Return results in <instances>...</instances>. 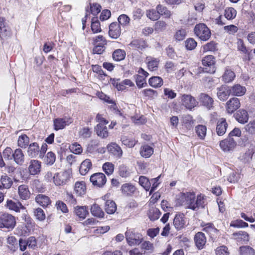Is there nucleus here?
Returning a JSON list of instances; mask_svg holds the SVG:
<instances>
[{
	"instance_id": "nucleus-47",
	"label": "nucleus",
	"mask_w": 255,
	"mask_h": 255,
	"mask_svg": "<svg viewBox=\"0 0 255 255\" xmlns=\"http://www.w3.org/2000/svg\"><path fill=\"white\" fill-rule=\"evenodd\" d=\"M156 10L159 16L161 15L166 18H169L171 15V11L169 10L166 6L161 4H158L156 6Z\"/></svg>"
},
{
	"instance_id": "nucleus-62",
	"label": "nucleus",
	"mask_w": 255,
	"mask_h": 255,
	"mask_svg": "<svg viewBox=\"0 0 255 255\" xmlns=\"http://www.w3.org/2000/svg\"><path fill=\"white\" fill-rule=\"evenodd\" d=\"M204 51H215L217 50V43L213 41H210L203 46Z\"/></svg>"
},
{
	"instance_id": "nucleus-38",
	"label": "nucleus",
	"mask_w": 255,
	"mask_h": 255,
	"mask_svg": "<svg viewBox=\"0 0 255 255\" xmlns=\"http://www.w3.org/2000/svg\"><path fill=\"white\" fill-rule=\"evenodd\" d=\"M235 73L231 69L227 68L222 76V81L225 83L232 82L235 78Z\"/></svg>"
},
{
	"instance_id": "nucleus-26",
	"label": "nucleus",
	"mask_w": 255,
	"mask_h": 255,
	"mask_svg": "<svg viewBox=\"0 0 255 255\" xmlns=\"http://www.w3.org/2000/svg\"><path fill=\"white\" fill-rule=\"evenodd\" d=\"M106 125L102 123H99L95 128V130L98 136L102 138H107L109 135V132Z\"/></svg>"
},
{
	"instance_id": "nucleus-37",
	"label": "nucleus",
	"mask_w": 255,
	"mask_h": 255,
	"mask_svg": "<svg viewBox=\"0 0 255 255\" xmlns=\"http://www.w3.org/2000/svg\"><path fill=\"white\" fill-rule=\"evenodd\" d=\"M86 190L85 184L84 182H76L74 186V192L78 196H82L85 194Z\"/></svg>"
},
{
	"instance_id": "nucleus-29",
	"label": "nucleus",
	"mask_w": 255,
	"mask_h": 255,
	"mask_svg": "<svg viewBox=\"0 0 255 255\" xmlns=\"http://www.w3.org/2000/svg\"><path fill=\"white\" fill-rule=\"evenodd\" d=\"M230 91L231 94L233 96H242L245 94L246 89L240 84H235L233 86L230 87Z\"/></svg>"
},
{
	"instance_id": "nucleus-2",
	"label": "nucleus",
	"mask_w": 255,
	"mask_h": 255,
	"mask_svg": "<svg viewBox=\"0 0 255 255\" xmlns=\"http://www.w3.org/2000/svg\"><path fill=\"white\" fill-rule=\"evenodd\" d=\"M194 32L197 37L204 41L208 40L211 35L210 29L203 23L197 24L195 26Z\"/></svg>"
},
{
	"instance_id": "nucleus-20",
	"label": "nucleus",
	"mask_w": 255,
	"mask_h": 255,
	"mask_svg": "<svg viewBox=\"0 0 255 255\" xmlns=\"http://www.w3.org/2000/svg\"><path fill=\"white\" fill-rule=\"evenodd\" d=\"M199 100L203 106L210 110L213 107L214 100L212 97L205 93H201Z\"/></svg>"
},
{
	"instance_id": "nucleus-43",
	"label": "nucleus",
	"mask_w": 255,
	"mask_h": 255,
	"mask_svg": "<svg viewBox=\"0 0 255 255\" xmlns=\"http://www.w3.org/2000/svg\"><path fill=\"white\" fill-rule=\"evenodd\" d=\"M91 212L94 216L102 218L104 216V212L97 204H93L91 208Z\"/></svg>"
},
{
	"instance_id": "nucleus-23",
	"label": "nucleus",
	"mask_w": 255,
	"mask_h": 255,
	"mask_svg": "<svg viewBox=\"0 0 255 255\" xmlns=\"http://www.w3.org/2000/svg\"><path fill=\"white\" fill-rule=\"evenodd\" d=\"M27 155L31 158H34L38 155L40 156V147L39 144L36 142H32L28 145L27 151Z\"/></svg>"
},
{
	"instance_id": "nucleus-25",
	"label": "nucleus",
	"mask_w": 255,
	"mask_h": 255,
	"mask_svg": "<svg viewBox=\"0 0 255 255\" xmlns=\"http://www.w3.org/2000/svg\"><path fill=\"white\" fill-rule=\"evenodd\" d=\"M194 241L199 250L203 249L206 243V238L202 232H198L194 237Z\"/></svg>"
},
{
	"instance_id": "nucleus-14",
	"label": "nucleus",
	"mask_w": 255,
	"mask_h": 255,
	"mask_svg": "<svg viewBox=\"0 0 255 255\" xmlns=\"http://www.w3.org/2000/svg\"><path fill=\"white\" fill-rule=\"evenodd\" d=\"M236 145L237 143L234 138L229 136L220 142V146L224 151H229L233 150Z\"/></svg>"
},
{
	"instance_id": "nucleus-28",
	"label": "nucleus",
	"mask_w": 255,
	"mask_h": 255,
	"mask_svg": "<svg viewBox=\"0 0 255 255\" xmlns=\"http://www.w3.org/2000/svg\"><path fill=\"white\" fill-rule=\"evenodd\" d=\"M12 157L17 164L22 165L24 163V155L21 149H16L12 154Z\"/></svg>"
},
{
	"instance_id": "nucleus-24",
	"label": "nucleus",
	"mask_w": 255,
	"mask_h": 255,
	"mask_svg": "<svg viewBox=\"0 0 255 255\" xmlns=\"http://www.w3.org/2000/svg\"><path fill=\"white\" fill-rule=\"evenodd\" d=\"M232 236L237 242L242 244H246L249 241V235L245 231H240L235 232L232 234Z\"/></svg>"
},
{
	"instance_id": "nucleus-59",
	"label": "nucleus",
	"mask_w": 255,
	"mask_h": 255,
	"mask_svg": "<svg viewBox=\"0 0 255 255\" xmlns=\"http://www.w3.org/2000/svg\"><path fill=\"white\" fill-rule=\"evenodd\" d=\"M160 215L159 210L157 209H153L149 211L148 217L151 221H155L159 219Z\"/></svg>"
},
{
	"instance_id": "nucleus-56",
	"label": "nucleus",
	"mask_w": 255,
	"mask_h": 255,
	"mask_svg": "<svg viewBox=\"0 0 255 255\" xmlns=\"http://www.w3.org/2000/svg\"><path fill=\"white\" fill-rule=\"evenodd\" d=\"M103 171L108 175H111L114 172V165L111 162H106L103 165Z\"/></svg>"
},
{
	"instance_id": "nucleus-4",
	"label": "nucleus",
	"mask_w": 255,
	"mask_h": 255,
	"mask_svg": "<svg viewBox=\"0 0 255 255\" xmlns=\"http://www.w3.org/2000/svg\"><path fill=\"white\" fill-rule=\"evenodd\" d=\"M126 238L129 246L139 245L143 240L140 233L136 232L133 229H129L125 233Z\"/></svg>"
},
{
	"instance_id": "nucleus-27",
	"label": "nucleus",
	"mask_w": 255,
	"mask_h": 255,
	"mask_svg": "<svg viewBox=\"0 0 255 255\" xmlns=\"http://www.w3.org/2000/svg\"><path fill=\"white\" fill-rule=\"evenodd\" d=\"M5 207L10 210L14 211L16 212H19L20 210L24 209V207L19 202H15L12 200H7L5 204Z\"/></svg>"
},
{
	"instance_id": "nucleus-39",
	"label": "nucleus",
	"mask_w": 255,
	"mask_h": 255,
	"mask_svg": "<svg viewBox=\"0 0 255 255\" xmlns=\"http://www.w3.org/2000/svg\"><path fill=\"white\" fill-rule=\"evenodd\" d=\"M149 84L150 86L156 88L160 87L163 83L162 79L159 76H153L149 79Z\"/></svg>"
},
{
	"instance_id": "nucleus-41",
	"label": "nucleus",
	"mask_w": 255,
	"mask_h": 255,
	"mask_svg": "<svg viewBox=\"0 0 255 255\" xmlns=\"http://www.w3.org/2000/svg\"><path fill=\"white\" fill-rule=\"evenodd\" d=\"M195 130L198 137L200 139H204L207 131V128L205 126L199 125L195 127Z\"/></svg>"
},
{
	"instance_id": "nucleus-45",
	"label": "nucleus",
	"mask_w": 255,
	"mask_h": 255,
	"mask_svg": "<svg viewBox=\"0 0 255 255\" xmlns=\"http://www.w3.org/2000/svg\"><path fill=\"white\" fill-rule=\"evenodd\" d=\"M201 226L203 228V230L210 235H214L217 233L218 230L216 229L212 223H202Z\"/></svg>"
},
{
	"instance_id": "nucleus-10",
	"label": "nucleus",
	"mask_w": 255,
	"mask_h": 255,
	"mask_svg": "<svg viewBox=\"0 0 255 255\" xmlns=\"http://www.w3.org/2000/svg\"><path fill=\"white\" fill-rule=\"evenodd\" d=\"M216 90L217 97L221 101H226L231 94L230 87L226 85L217 88Z\"/></svg>"
},
{
	"instance_id": "nucleus-42",
	"label": "nucleus",
	"mask_w": 255,
	"mask_h": 255,
	"mask_svg": "<svg viewBox=\"0 0 255 255\" xmlns=\"http://www.w3.org/2000/svg\"><path fill=\"white\" fill-rule=\"evenodd\" d=\"M126 55V53L124 50L118 49L113 52L112 57L115 61H120L125 58Z\"/></svg>"
},
{
	"instance_id": "nucleus-57",
	"label": "nucleus",
	"mask_w": 255,
	"mask_h": 255,
	"mask_svg": "<svg viewBox=\"0 0 255 255\" xmlns=\"http://www.w3.org/2000/svg\"><path fill=\"white\" fill-rule=\"evenodd\" d=\"M119 173L120 176L124 178L128 177L130 174L128 167L123 164L119 166Z\"/></svg>"
},
{
	"instance_id": "nucleus-6",
	"label": "nucleus",
	"mask_w": 255,
	"mask_h": 255,
	"mask_svg": "<svg viewBox=\"0 0 255 255\" xmlns=\"http://www.w3.org/2000/svg\"><path fill=\"white\" fill-rule=\"evenodd\" d=\"M71 177L70 172L67 170L56 173L54 184L56 186H63L68 184Z\"/></svg>"
},
{
	"instance_id": "nucleus-61",
	"label": "nucleus",
	"mask_w": 255,
	"mask_h": 255,
	"mask_svg": "<svg viewBox=\"0 0 255 255\" xmlns=\"http://www.w3.org/2000/svg\"><path fill=\"white\" fill-rule=\"evenodd\" d=\"M197 42L192 38H188L185 41V46L187 49L192 50L197 46Z\"/></svg>"
},
{
	"instance_id": "nucleus-19",
	"label": "nucleus",
	"mask_w": 255,
	"mask_h": 255,
	"mask_svg": "<svg viewBox=\"0 0 255 255\" xmlns=\"http://www.w3.org/2000/svg\"><path fill=\"white\" fill-rule=\"evenodd\" d=\"M121 34V26L117 22H112L110 24L109 35L112 38L117 39Z\"/></svg>"
},
{
	"instance_id": "nucleus-50",
	"label": "nucleus",
	"mask_w": 255,
	"mask_h": 255,
	"mask_svg": "<svg viewBox=\"0 0 255 255\" xmlns=\"http://www.w3.org/2000/svg\"><path fill=\"white\" fill-rule=\"evenodd\" d=\"M91 29L94 33H99L101 31L100 23L97 17H93L91 21Z\"/></svg>"
},
{
	"instance_id": "nucleus-12",
	"label": "nucleus",
	"mask_w": 255,
	"mask_h": 255,
	"mask_svg": "<svg viewBox=\"0 0 255 255\" xmlns=\"http://www.w3.org/2000/svg\"><path fill=\"white\" fill-rule=\"evenodd\" d=\"M237 47L238 51L245 54V57L244 58V60L250 61L251 60L252 50H250L248 49L243 39L241 38L238 39L237 42Z\"/></svg>"
},
{
	"instance_id": "nucleus-44",
	"label": "nucleus",
	"mask_w": 255,
	"mask_h": 255,
	"mask_svg": "<svg viewBox=\"0 0 255 255\" xmlns=\"http://www.w3.org/2000/svg\"><path fill=\"white\" fill-rule=\"evenodd\" d=\"M0 183L2 189H9L11 187L13 184L11 179L6 174L1 176L0 178Z\"/></svg>"
},
{
	"instance_id": "nucleus-15",
	"label": "nucleus",
	"mask_w": 255,
	"mask_h": 255,
	"mask_svg": "<svg viewBox=\"0 0 255 255\" xmlns=\"http://www.w3.org/2000/svg\"><path fill=\"white\" fill-rule=\"evenodd\" d=\"M241 106L240 100L237 98H232L226 104V111L228 114H232L238 109Z\"/></svg>"
},
{
	"instance_id": "nucleus-3",
	"label": "nucleus",
	"mask_w": 255,
	"mask_h": 255,
	"mask_svg": "<svg viewBox=\"0 0 255 255\" xmlns=\"http://www.w3.org/2000/svg\"><path fill=\"white\" fill-rule=\"evenodd\" d=\"M16 225L15 217L8 213L0 215V228L12 230Z\"/></svg>"
},
{
	"instance_id": "nucleus-13",
	"label": "nucleus",
	"mask_w": 255,
	"mask_h": 255,
	"mask_svg": "<svg viewBox=\"0 0 255 255\" xmlns=\"http://www.w3.org/2000/svg\"><path fill=\"white\" fill-rule=\"evenodd\" d=\"M72 122V119L67 117L63 118H56L53 121L54 129L56 130L62 129L66 126L69 125Z\"/></svg>"
},
{
	"instance_id": "nucleus-22",
	"label": "nucleus",
	"mask_w": 255,
	"mask_h": 255,
	"mask_svg": "<svg viewBox=\"0 0 255 255\" xmlns=\"http://www.w3.org/2000/svg\"><path fill=\"white\" fill-rule=\"evenodd\" d=\"M173 223L177 230H180L183 229L186 223L184 215L181 213L176 214L174 218Z\"/></svg>"
},
{
	"instance_id": "nucleus-33",
	"label": "nucleus",
	"mask_w": 255,
	"mask_h": 255,
	"mask_svg": "<svg viewBox=\"0 0 255 255\" xmlns=\"http://www.w3.org/2000/svg\"><path fill=\"white\" fill-rule=\"evenodd\" d=\"M135 190V186L130 183H125L121 187L122 193L126 196H129L134 193Z\"/></svg>"
},
{
	"instance_id": "nucleus-60",
	"label": "nucleus",
	"mask_w": 255,
	"mask_h": 255,
	"mask_svg": "<svg viewBox=\"0 0 255 255\" xmlns=\"http://www.w3.org/2000/svg\"><path fill=\"white\" fill-rule=\"evenodd\" d=\"M56 156L55 154L51 152H48L45 157L44 161L47 164L52 165L55 161Z\"/></svg>"
},
{
	"instance_id": "nucleus-32",
	"label": "nucleus",
	"mask_w": 255,
	"mask_h": 255,
	"mask_svg": "<svg viewBox=\"0 0 255 255\" xmlns=\"http://www.w3.org/2000/svg\"><path fill=\"white\" fill-rule=\"evenodd\" d=\"M75 214L80 219L83 220L89 214V211L86 206H77L74 208Z\"/></svg>"
},
{
	"instance_id": "nucleus-30",
	"label": "nucleus",
	"mask_w": 255,
	"mask_h": 255,
	"mask_svg": "<svg viewBox=\"0 0 255 255\" xmlns=\"http://www.w3.org/2000/svg\"><path fill=\"white\" fill-rule=\"evenodd\" d=\"M236 120L240 123L244 124L249 120L248 112L245 110L238 111L235 115Z\"/></svg>"
},
{
	"instance_id": "nucleus-34",
	"label": "nucleus",
	"mask_w": 255,
	"mask_h": 255,
	"mask_svg": "<svg viewBox=\"0 0 255 255\" xmlns=\"http://www.w3.org/2000/svg\"><path fill=\"white\" fill-rule=\"evenodd\" d=\"M35 201L38 204L43 207H46L50 204V198L43 194L37 195L35 197Z\"/></svg>"
},
{
	"instance_id": "nucleus-64",
	"label": "nucleus",
	"mask_w": 255,
	"mask_h": 255,
	"mask_svg": "<svg viewBox=\"0 0 255 255\" xmlns=\"http://www.w3.org/2000/svg\"><path fill=\"white\" fill-rule=\"evenodd\" d=\"M244 128L249 134H254L255 133V121L250 122Z\"/></svg>"
},
{
	"instance_id": "nucleus-46",
	"label": "nucleus",
	"mask_w": 255,
	"mask_h": 255,
	"mask_svg": "<svg viewBox=\"0 0 255 255\" xmlns=\"http://www.w3.org/2000/svg\"><path fill=\"white\" fill-rule=\"evenodd\" d=\"M117 210V205L114 201L107 200L105 203V211L109 214H114Z\"/></svg>"
},
{
	"instance_id": "nucleus-35",
	"label": "nucleus",
	"mask_w": 255,
	"mask_h": 255,
	"mask_svg": "<svg viewBox=\"0 0 255 255\" xmlns=\"http://www.w3.org/2000/svg\"><path fill=\"white\" fill-rule=\"evenodd\" d=\"M18 194L21 199L27 200L29 198L30 193L26 185H21L18 187Z\"/></svg>"
},
{
	"instance_id": "nucleus-54",
	"label": "nucleus",
	"mask_w": 255,
	"mask_h": 255,
	"mask_svg": "<svg viewBox=\"0 0 255 255\" xmlns=\"http://www.w3.org/2000/svg\"><path fill=\"white\" fill-rule=\"evenodd\" d=\"M121 141L123 144L129 148L133 147L137 142L135 139L128 138L126 136H122Z\"/></svg>"
},
{
	"instance_id": "nucleus-52",
	"label": "nucleus",
	"mask_w": 255,
	"mask_h": 255,
	"mask_svg": "<svg viewBox=\"0 0 255 255\" xmlns=\"http://www.w3.org/2000/svg\"><path fill=\"white\" fill-rule=\"evenodd\" d=\"M138 183L146 191L149 190L151 182L147 178L143 176H140L139 178Z\"/></svg>"
},
{
	"instance_id": "nucleus-21",
	"label": "nucleus",
	"mask_w": 255,
	"mask_h": 255,
	"mask_svg": "<svg viewBox=\"0 0 255 255\" xmlns=\"http://www.w3.org/2000/svg\"><path fill=\"white\" fill-rule=\"evenodd\" d=\"M41 162L37 160H31L28 166L29 174L31 175L38 174L41 171Z\"/></svg>"
},
{
	"instance_id": "nucleus-11",
	"label": "nucleus",
	"mask_w": 255,
	"mask_h": 255,
	"mask_svg": "<svg viewBox=\"0 0 255 255\" xmlns=\"http://www.w3.org/2000/svg\"><path fill=\"white\" fill-rule=\"evenodd\" d=\"M11 32L10 27L6 22V20L2 17H0V38H6L10 37Z\"/></svg>"
},
{
	"instance_id": "nucleus-9",
	"label": "nucleus",
	"mask_w": 255,
	"mask_h": 255,
	"mask_svg": "<svg viewBox=\"0 0 255 255\" xmlns=\"http://www.w3.org/2000/svg\"><path fill=\"white\" fill-rule=\"evenodd\" d=\"M90 180L93 185L98 187H103L107 182V178L104 173L98 172L92 174L90 177Z\"/></svg>"
},
{
	"instance_id": "nucleus-31",
	"label": "nucleus",
	"mask_w": 255,
	"mask_h": 255,
	"mask_svg": "<svg viewBox=\"0 0 255 255\" xmlns=\"http://www.w3.org/2000/svg\"><path fill=\"white\" fill-rule=\"evenodd\" d=\"M139 152L142 157L144 158H149L153 153V148L151 146L145 144L141 146Z\"/></svg>"
},
{
	"instance_id": "nucleus-16",
	"label": "nucleus",
	"mask_w": 255,
	"mask_h": 255,
	"mask_svg": "<svg viewBox=\"0 0 255 255\" xmlns=\"http://www.w3.org/2000/svg\"><path fill=\"white\" fill-rule=\"evenodd\" d=\"M228 124L225 118L219 119L217 123L216 131L218 135L222 136L226 132Z\"/></svg>"
},
{
	"instance_id": "nucleus-51",
	"label": "nucleus",
	"mask_w": 255,
	"mask_h": 255,
	"mask_svg": "<svg viewBox=\"0 0 255 255\" xmlns=\"http://www.w3.org/2000/svg\"><path fill=\"white\" fill-rule=\"evenodd\" d=\"M240 255H255V251L249 246H243L240 248Z\"/></svg>"
},
{
	"instance_id": "nucleus-17",
	"label": "nucleus",
	"mask_w": 255,
	"mask_h": 255,
	"mask_svg": "<svg viewBox=\"0 0 255 255\" xmlns=\"http://www.w3.org/2000/svg\"><path fill=\"white\" fill-rule=\"evenodd\" d=\"M129 45L133 49L138 51H142L146 48L148 46L146 41L143 38L133 39L130 42Z\"/></svg>"
},
{
	"instance_id": "nucleus-63",
	"label": "nucleus",
	"mask_w": 255,
	"mask_h": 255,
	"mask_svg": "<svg viewBox=\"0 0 255 255\" xmlns=\"http://www.w3.org/2000/svg\"><path fill=\"white\" fill-rule=\"evenodd\" d=\"M135 81L138 88H141L147 85L145 78L144 76L138 75H136Z\"/></svg>"
},
{
	"instance_id": "nucleus-53",
	"label": "nucleus",
	"mask_w": 255,
	"mask_h": 255,
	"mask_svg": "<svg viewBox=\"0 0 255 255\" xmlns=\"http://www.w3.org/2000/svg\"><path fill=\"white\" fill-rule=\"evenodd\" d=\"M118 20L120 26L126 27L129 25L130 19L127 15L123 14L119 15Z\"/></svg>"
},
{
	"instance_id": "nucleus-5",
	"label": "nucleus",
	"mask_w": 255,
	"mask_h": 255,
	"mask_svg": "<svg viewBox=\"0 0 255 255\" xmlns=\"http://www.w3.org/2000/svg\"><path fill=\"white\" fill-rule=\"evenodd\" d=\"M202 63L204 66L203 70L204 72L214 74L216 72V60L214 56H206L203 58Z\"/></svg>"
},
{
	"instance_id": "nucleus-48",
	"label": "nucleus",
	"mask_w": 255,
	"mask_h": 255,
	"mask_svg": "<svg viewBox=\"0 0 255 255\" xmlns=\"http://www.w3.org/2000/svg\"><path fill=\"white\" fill-rule=\"evenodd\" d=\"M194 121L191 116L189 115H185L183 117V125L187 129H191L193 128Z\"/></svg>"
},
{
	"instance_id": "nucleus-8",
	"label": "nucleus",
	"mask_w": 255,
	"mask_h": 255,
	"mask_svg": "<svg viewBox=\"0 0 255 255\" xmlns=\"http://www.w3.org/2000/svg\"><path fill=\"white\" fill-rule=\"evenodd\" d=\"M111 81L113 86L118 91H123L127 89V86L130 87L134 85L130 80L128 79L120 81V79L111 78Z\"/></svg>"
},
{
	"instance_id": "nucleus-36",
	"label": "nucleus",
	"mask_w": 255,
	"mask_h": 255,
	"mask_svg": "<svg viewBox=\"0 0 255 255\" xmlns=\"http://www.w3.org/2000/svg\"><path fill=\"white\" fill-rule=\"evenodd\" d=\"M92 167V163L89 159H86L81 164L79 172L82 175H85Z\"/></svg>"
},
{
	"instance_id": "nucleus-40",
	"label": "nucleus",
	"mask_w": 255,
	"mask_h": 255,
	"mask_svg": "<svg viewBox=\"0 0 255 255\" xmlns=\"http://www.w3.org/2000/svg\"><path fill=\"white\" fill-rule=\"evenodd\" d=\"M29 137L25 134H23L18 137L17 140L18 146L22 148H25L29 145Z\"/></svg>"
},
{
	"instance_id": "nucleus-7",
	"label": "nucleus",
	"mask_w": 255,
	"mask_h": 255,
	"mask_svg": "<svg viewBox=\"0 0 255 255\" xmlns=\"http://www.w3.org/2000/svg\"><path fill=\"white\" fill-rule=\"evenodd\" d=\"M182 105L186 109L191 110L198 104L195 98L189 94H183L180 97Z\"/></svg>"
},
{
	"instance_id": "nucleus-55",
	"label": "nucleus",
	"mask_w": 255,
	"mask_h": 255,
	"mask_svg": "<svg viewBox=\"0 0 255 255\" xmlns=\"http://www.w3.org/2000/svg\"><path fill=\"white\" fill-rule=\"evenodd\" d=\"M159 61V59L158 58H151L147 63V66L149 70L151 71L156 70L158 68Z\"/></svg>"
},
{
	"instance_id": "nucleus-18",
	"label": "nucleus",
	"mask_w": 255,
	"mask_h": 255,
	"mask_svg": "<svg viewBox=\"0 0 255 255\" xmlns=\"http://www.w3.org/2000/svg\"><path fill=\"white\" fill-rule=\"evenodd\" d=\"M107 148L108 152L116 157L120 158L122 156V149L116 143L111 142V143L108 144Z\"/></svg>"
},
{
	"instance_id": "nucleus-49",
	"label": "nucleus",
	"mask_w": 255,
	"mask_h": 255,
	"mask_svg": "<svg viewBox=\"0 0 255 255\" xmlns=\"http://www.w3.org/2000/svg\"><path fill=\"white\" fill-rule=\"evenodd\" d=\"M237 15L236 10L232 7H227L224 11V16L228 20L234 19Z\"/></svg>"
},
{
	"instance_id": "nucleus-1",
	"label": "nucleus",
	"mask_w": 255,
	"mask_h": 255,
	"mask_svg": "<svg viewBox=\"0 0 255 255\" xmlns=\"http://www.w3.org/2000/svg\"><path fill=\"white\" fill-rule=\"evenodd\" d=\"M205 196L201 194L196 197L194 192H187L181 193L177 199V205L184 206L186 209L197 211L200 208H203L205 206Z\"/></svg>"
},
{
	"instance_id": "nucleus-58",
	"label": "nucleus",
	"mask_w": 255,
	"mask_h": 255,
	"mask_svg": "<svg viewBox=\"0 0 255 255\" xmlns=\"http://www.w3.org/2000/svg\"><path fill=\"white\" fill-rule=\"evenodd\" d=\"M70 151L76 154H79L82 152L83 149L80 144L77 142L72 143L69 146Z\"/></svg>"
}]
</instances>
